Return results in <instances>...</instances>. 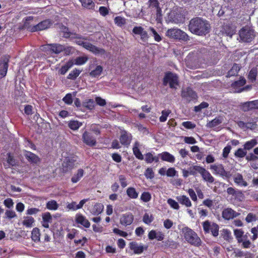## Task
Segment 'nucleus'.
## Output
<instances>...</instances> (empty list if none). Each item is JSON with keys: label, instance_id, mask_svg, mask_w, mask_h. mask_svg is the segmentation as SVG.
I'll use <instances>...</instances> for the list:
<instances>
[{"label": "nucleus", "instance_id": "nucleus-59", "mask_svg": "<svg viewBox=\"0 0 258 258\" xmlns=\"http://www.w3.org/2000/svg\"><path fill=\"white\" fill-rule=\"evenodd\" d=\"M145 176L147 178L152 179L154 177V173L152 168H148L145 171Z\"/></svg>", "mask_w": 258, "mask_h": 258}, {"label": "nucleus", "instance_id": "nucleus-24", "mask_svg": "<svg viewBox=\"0 0 258 258\" xmlns=\"http://www.w3.org/2000/svg\"><path fill=\"white\" fill-rule=\"evenodd\" d=\"M104 206L102 204H95L90 210L91 213L93 215H98L102 213Z\"/></svg>", "mask_w": 258, "mask_h": 258}, {"label": "nucleus", "instance_id": "nucleus-53", "mask_svg": "<svg viewBox=\"0 0 258 258\" xmlns=\"http://www.w3.org/2000/svg\"><path fill=\"white\" fill-rule=\"evenodd\" d=\"M167 204L170 206L171 208L175 209L178 210L179 209V206L178 203L175 200L172 199H169L167 200Z\"/></svg>", "mask_w": 258, "mask_h": 258}, {"label": "nucleus", "instance_id": "nucleus-40", "mask_svg": "<svg viewBox=\"0 0 258 258\" xmlns=\"http://www.w3.org/2000/svg\"><path fill=\"white\" fill-rule=\"evenodd\" d=\"M258 121L257 117H254L250 118L247 122H246V128L250 130H254L256 127V122Z\"/></svg>", "mask_w": 258, "mask_h": 258}, {"label": "nucleus", "instance_id": "nucleus-4", "mask_svg": "<svg viewBox=\"0 0 258 258\" xmlns=\"http://www.w3.org/2000/svg\"><path fill=\"white\" fill-rule=\"evenodd\" d=\"M202 226L205 233H211L214 237L218 236L219 227L216 223L207 220L203 222Z\"/></svg>", "mask_w": 258, "mask_h": 258}, {"label": "nucleus", "instance_id": "nucleus-27", "mask_svg": "<svg viewBox=\"0 0 258 258\" xmlns=\"http://www.w3.org/2000/svg\"><path fill=\"white\" fill-rule=\"evenodd\" d=\"M82 6L87 10H93L95 4L93 0H79Z\"/></svg>", "mask_w": 258, "mask_h": 258}, {"label": "nucleus", "instance_id": "nucleus-15", "mask_svg": "<svg viewBox=\"0 0 258 258\" xmlns=\"http://www.w3.org/2000/svg\"><path fill=\"white\" fill-rule=\"evenodd\" d=\"M51 25V23L50 21L49 20H46L33 26L31 29V31L34 32L36 31L43 30L49 28Z\"/></svg>", "mask_w": 258, "mask_h": 258}, {"label": "nucleus", "instance_id": "nucleus-10", "mask_svg": "<svg viewBox=\"0 0 258 258\" xmlns=\"http://www.w3.org/2000/svg\"><path fill=\"white\" fill-rule=\"evenodd\" d=\"M9 56H4L2 58V62L0 64V78L5 77L7 73L8 68Z\"/></svg>", "mask_w": 258, "mask_h": 258}, {"label": "nucleus", "instance_id": "nucleus-64", "mask_svg": "<svg viewBox=\"0 0 258 258\" xmlns=\"http://www.w3.org/2000/svg\"><path fill=\"white\" fill-rule=\"evenodd\" d=\"M99 12L101 16L105 17L108 14L109 10L107 8L102 6L99 8Z\"/></svg>", "mask_w": 258, "mask_h": 258}, {"label": "nucleus", "instance_id": "nucleus-18", "mask_svg": "<svg viewBox=\"0 0 258 258\" xmlns=\"http://www.w3.org/2000/svg\"><path fill=\"white\" fill-rule=\"evenodd\" d=\"M246 81L244 78L240 79L239 81H236L232 84L231 86L235 92H241L244 90L242 87L245 84Z\"/></svg>", "mask_w": 258, "mask_h": 258}, {"label": "nucleus", "instance_id": "nucleus-51", "mask_svg": "<svg viewBox=\"0 0 258 258\" xmlns=\"http://www.w3.org/2000/svg\"><path fill=\"white\" fill-rule=\"evenodd\" d=\"M153 220L154 217L152 215L148 213H145L143 218V222L147 224H150Z\"/></svg>", "mask_w": 258, "mask_h": 258}, {"label": "nucleus", "instance_id": "nucleus-39", "mask_svg": "<svg viewBox=\"0 0 258 258\" xmlns=\"http://www.w3.org/2000/svg\"><path fill=\"white\" fill-rule=\"evenodd\" d=\"M74 65V62L72 60L69 61L63 66L59 70V72L61 75L65 74Z\"/></svg>", "mask_w": 258, "mask_h": 258}, {"label": "nucleus", "instance_id": "nucleus-6", "mask_svg": "<svg viewBox=\"0 0 258 258\" xmlns=\"http://www.w3.org/2000/svg\"><path fill=\"white\" fill-rule=\"evenodd\" d=\"M193 169L200 173L203 179L209 183H212L215 180L214 177L205 168L198 165L193 166Z\"/></svg>", "mask_w": 258, "mask_h": 258}, {"label": "nucleus", "instance_id": "nucleus-36", "mask_svg": "<svg viewBox=\"0 0 258 258\" xmlns=\"http://www.w3.org/2000/svg\"><path fill=\"white\" fill-rule=\"evenodd\" d=\"M127 195L131 199H136L138 197L139 193L134 187H130L126 190Z\"/></svg>", "mask_w": 258, "mask_h": 258}, {"label": "nucleus", "instance_id": "nucleus-61", "mask_svg": "<svg viewBox=\"0 0 258 258\" xmlns=\"http://www.w3.org/2000/svg\"><path fill=\"white\" fill-rule=\"evenodd\" d=\"M67 208L69 211H76L79 210L77 203L75 202H72V203L68 204L67 206Z\"/></svg>", "mask_w": 258, "mask_h": 258}, {"label": "nucleus", "instance_id": "nucleus-3", "mask_svg": "<svg viewBox=\"0 0 258 258\" xmlns=\"http://www.w3.org/2000/svg\"><path fill=\"white\" fill-rule=\"evenodd\" d=\"M166 35L170 38L179 40L187 41L189 39L188 36L185 32L177 28L168 30Z\"/></svg>", "mask_w": 258, "mask_h": 258}, {"label": "nucleus", "instance_id": "nucleus-21", "mask_svg": "<svg viewBox=\"0 0 258 258\" xmlns=\"http://www.w3.org/2000/svg\"><path fill=\"white\" fill-rule=\"evenodd\" d=\"M76 221L78 224H80L86 228H89L90 226L89 221L86 218L81 214H77L76 215Z\"/></svg>", "mask_w": 258, "mask_h": 258}, {"label": "nucleus", "instance_id": "nucleus-29", "mask_svg": "<svg viewBox=\"0 0 258 258\" xmlns=\"http://www.w3.org/2000/svg\"><path fill=\"white\" fill-rule=\"evenodd\" d=\"M84 174V171L82 169H79L77 170V172L74 174L71 178V181L73 183H77L78 182L81 178L83 176Z\"/></svg>", "mask_w": 258, "mask_h": 258}, {"label": "nucleus", "instance_id": "nucleus-41", "mask_svg": "<svg viewBox=\"0 0 258 258\" xmlns=\"http://www.w3.org/2000/svg\"><path fill=\"white\" fill-rule=\"evenodd\" d=\"M222 236L224 239L228 242L231 241L233 239L231 231L227 229H223Z\"/></svg>", "mask_w": 258, "mask_h": 258}, {"label": "nucleus", "instance_id": "nucleus-33", "mask_svg": "<svg viewBox=\"0 0 258 258\" xmlns=\"http://www.w3.org/2000/svg\"><path fill=\"white\" fill-rule=\"evenodd\" d=\"M257 143V140L256 139H252L245 143L243 145V148L244 150H249L256 146Z\"/></svg>", "mask_w": 258, "mask_h": 258}, {"label": "nucleus", "instance_id": "nucleus-13", "mask_svg": "<svg viewBox=\"0 0 258 258\" xmlns=\"http://www.w3.org/2000/svg\"><path fill=\"white\" fill-rule=\"evenodd\" d=\"M240 213H237L231 208H226L222 211V217L226 220L232 219L238 217Z\"/></svg>", "mask_w": 258, "mask_h": 258}, {"label": "nucleus", "instance_id": "nucleus-47", "mask_svg": "<svg viewBox=\"0 0 258 258\" xmlns=\"http://www.w3.org/2000/svg\"><path fill=\"white\" fill-rule=\"evenodd\" d=\"M58 207V205L54 200L48 201L46 204V208L50 210H56Z\"/></svg>", "mask_w": 258, "mask_h": 258}, {"label": "nucleus", "instance_id": "nucleus-19", "mask_svg": "<svg viewBox=\"0 0 258 258\" xmlns=\"http://www.w3.org/2000/svg\"><path fill=\"white\" fill-rule=\"evenodd\" d=\"M148 237L150 240L156 239L161 241L164 239V235L161 231L152 230L149 232Z\"/></svg>", "mask_w": 258, "mask_h": 258}, {"label": "nucleus", "instance_id": "nucleus-58", "mask_svg": "<svg viewBox=\"0 0 258 258\" xmlns=\"http://www.w3.org/2000/svg\"><path fill=\"white\" fill-rule=\"evenodd\" d=\"M64 102L68 105H71L73 103L72 95L70 93L67 94L62 99Z\"/></svg>", "mask_w": 258, "mask_h": 258}, {"label": "nucleus", "instance_id": "nucleus-50", "mask_svg": "<svg viewBox=\"0 0 258 258\" xmlns=\"http://www.w3.org/2000/svg\"><path fill=\"white\" fill-rule=\"evenodd\" d=\"M114 23L118 26L121 27L125 24L126 20L123 17L117 16L114 18Z\"/></svg>", "mask_w": 258, "mask_h": 258}, {"label": "nucleus", "instance_id": "nucleus-54", "mask_svg": "<svg viewBox=\"0 0 258 258\" xmlns=\"http://www.w3.org/2000/svg\"><path fill=\"white\" fill-rule=\"evenodd\" d=\"M94 104L95 103L93 99H88L84 102L83 105L85 107L91 110L94 108Z\"/></svg>", "mask_w": 258, "mask_h": 258}, {"label": "nucleus", "instance_id": "nucleus-8", "mask_svg": "<svg viewBox=\"0 0 258 258\" xmlns=\"http://www.w3.org/2000/svg\"><path fill=\"white\" fill-rule=\"evenodd\" d=\"M178 80L177 76L172 73H167L163 79V84L164 85H169L171 88H176L178 85Z\"/></svg>", "mask_w": 258, "mask_h": 258}, {"label": "nucleus", "instance_id": "nucleus-20", "mask_svg": "<svg viewBox=\"0 0 258 258\" xmlns=\"http://www.w3.org/2000/svg\"><path fill=\"white\" fill-rule=\"evenodd\" d=\"M233 179L234 182L238 186L245 187L248 185L247 182L243 179L242 175L239 173L234 175Z\"/></svg>", "mask_w": 258, "mask_h": 258}, {"label": "nucleus", "instance_id": "nucleus-45", "mask_svg": "<svg viewBox=\"0 0 258 258\" xmlns=\"http://www.w3.org/2000/svg\"><path fill=\"white\" fill-rule=\"evenodd\" d=\"M88 59V57L86 56H79L77 57L74 60V64H75L76 65H82L85 63Z\"/></svg>", "mask_w": 258, "mask_h": 258}, {"label": "nucleus", "instance_id": "nucleus-52", "mask_svg": "<svg viewBox=\"0 0 258 258\" xmlns=\"http://www.w3.org/2000/svg\"><path fill=\"white\" fill-rule=\"evenodd\" d=\"M258 217L256 216L255 214L252 213H249L246 217L245 221L247 223H250L256 221Z\"/></svg>", "mask_w": 258, "mask_h": 258}, {"label": "nucleus", "instance_id": "nucleus-48", "mask_svg": "<svg viewBox=\"0 0 258 258\" xmlns=\"http://www.w3.org/2000/svg\"><path fill=\"white\" fill-rule=\"evenodd\" d=\"M223 32L230 38H231L232 35L235 33V29L229 26H225L223 27Z\"/></svg>", "mask_w": 258, "mask_h": 258}, {"label": "nucleus", "instance_id": "nucleus-43", "mask_svg": "<svg viewBox=\"0 0 258 258\" xmlns=\"http://www.w3.org/2000/svg\"><path fill=\"white\" fill-rule=\"evenodd\" d=\"M149 30L150 31V35L154 37L155 41L156 42H160L161 41V36L157 33L154 28L150 27Z\"/></svg>", "mask_w": 258, "mask_h": 258}, {"label": "nucleus", "instance_id": "nucleus-44", "mask_svg": "<svg viewBox=\"0 0 258 258\" xmlns=\"http://www.w3.org/2000/svg\"><path fill=\"white\" fill-rule=\"evenodd\" d=\"M68 125L71 129L76 131L82 125V123L77 120H71Z\"/></svg>", "mask_w": 258, "mask_h": 258}, {"label": "nucleus", "instance_id": "nucleus-17", "mask_svg": "<svg viewBox=\"0 0 258 258\" xmlns=\"http://www.w3.org/2000/svg\"><path fill=\"white\" fill-rule=\"evenodd\" d=\"M45 48L50 50V51L55 54L59 53L64 49V46L58 44H47Z\"/></svg>", "mask_w": 258, "mask_h": 258}, {"label": "nucleus", "instance_id": "nucleus-42", "mask_svg": "<svg viewBox=\"0 0 258 258\" xmlns=\"http://www.w3.org/2000/svg\"><path fill=\"white\" fill-rule=\"evenodd\" d=\"M240 70V67L237 64H234L232 66L231 69L228 72L227 77H230L236 75Z\"/></svg>", "mask_w": 258, "mask_h": 258}, {"label": "nucleus", "instance_id": "nucleus-11", "mask_svg": "<svg viewBox=\"0 0 258 258\" xmlns=\"http://www.w3.org/2000/svg\"><path fill=\"white\" fill-rule=\"evenodd\" d=\"M181 96L188 101H190L197 98L196 93L190 88L182 90Z\"/></svg>", "mask_w": 258, "mask_h": 258}, {"label": "nucleus", "instance_id": "nucleus-12", "mask_svg": "<svg viewBox=\"0 0 258 258\" xmlns=\"http://www.w3.org/2000/svg\"><path fill=\"white\" fill-rule=\"evenodd\" d=\"M83 142L89 146H93L96 145V141L94 137L89 133L85 132L82 135Z\"/></svg>", "mask_w": 258, "mask_h": 258}, {"label": "nucleus", "instance_id": "nucleus-63", "mask_svg": "<svg viewBox=\"0 0 258 258\" xmlns=\"http://www.w3.org/2000/svg\"><path fill=\"white\" fill-rule=\"evenodd\" d=\"M256 70L255 69H252L249 73L248 79L253 82L256 79Z\"/></svg>", "mask_w": 258, "mask_h": 258}, {"label": "nucleus", "instance_id": "nucleus-25", "mask_svg": "<svg viewBox=\"0 0 258 258\" xmlns=\"http://www.w3.org/2000/svg\"><path fill=\"white\" fill-rule=\"evenodd\" d=\"M159 156H160L163 161H167L170 163H174L175 161L174 157L167 152H164L160 154Z\"/></svg>", "mask_w": 258, "mask_h": 258}, {"label": "nucleus", "instance_id": "nucleus-26", "mask_svg": "<svg viewBox=\"0 0 258 258\" xmlns=\"http://www.w3.org/2000/svg\"><path fill=\"white\" fill-rule=\"evenodd\" d=\"M140 146H141V145H140V143L138 142H136L134 145L133 150L134 154L135 155V156L136 157V158H137L138 159H139L140 160H143L144 159V157H143V155H142V154L141 153V152H140Z\"/></svg>", "mask_w": 258, "mask_h": 258}, {"label": "nucleus", "instance_id": "nucleus-5", "mask_svg": "<svg viewBox=\"0 0 258 258\" xmlns=\"http://www.w3.org/2000/svg\"><path fill=\"white\" fill-rule=\"evenodd\" d=\"M239 36L241 41L250 42L254 37V32L252 29L246 26L239 31Z\"/></svg>", "mask_w": 258, "mask_h": 258}, {"label": "nucleus", "instance_id": "nucleus-32", "mask_svg": "<svg viewBox=\"0 0 258 258\" xmlns=\"http://www.w3.org/2000/svg\"><path fill=\"white\" fill-rule=\"evenodd\" d=\"M34 219L30 216H27L24 217V220L22 221V224L27 228H30L33 226V223H34Z\"/></svg>", "mask_w": 258, "mask_h": 258}, {"label": "nucleus", "instance_id": "nucleus-62", "mask_svg": "<svg viewBox=\"0 0 258 258\" xmlns=\"http://www.w3.org/2000/svg\"><path fill=\"white\" fill-rule=\"evenodd\" d=\"M246 153L243 149L239 148L235 152V155L237 157L243 158L246 156Z\"/></svg>", "mask_w": 258, "mask_h": 258}, {"label": "nucleus", "instance_id": "nucleus-55", "mask_svg": "<svg viewBox=\"0 0 258 258\" xmlns=\"http://www.w3.org/2000/svg\"><path fill=\"white\" fill-rule=\"evenodd\" d=\"M171 113L170 110H164L162 111V115L160 117L159 120L161 122H165L168 116Z\"/></svg>", "mask_w": 258, "mask_h": 258}, {"label": "nucleus", "instance_id": "nucleus-56", "mask_svg": "<svg viewBox=\"0 0 258 258\" xmlns=\"http://www.w3.org/2000/svg\"><path fill=\"white\" fill-rule=\"evenodd\" d=\"M151 199V195L149 192H144L141 196V200L144 202H148Z\"/></svg>", "mask_w": 258, "mask_h": 258}, {"label": "nucleus", "instance_id": "nucleus-9", "mask_svg": "<svg viewBox=\"0 0 258 258\" xmlns=\"http://www.w3.org/2000/svg\"><path fill=\"white\" fill-rule=\"evenodd\" d=\"M147 247V246L136 242H132L130 243V249L136 254H141L144 250H146Z\"/></svg>", "mask_w": 258, "mask_h": 258}, {"label": "nucleus", "instance_id": "nucleus-37", "mask_svg": "<svg viewBox=\"0 0 258 258\" xmlns=\"http://www.w3.org/2000/svg\"><path fill=\"white\" fill-rule=\"evenodd\" d=\"M244 232L242 229H236L234 230V234L236 238L238 243H240L243 239Z\"/></svg>", "mask_w": 258, "mask_h": 258}, {"label": "nucleus", "instance_id": "nucleus-23", "mask_svg": "<svg viewBox=\"0 0 258 258\" xmlns=\"http://www.w3.org/2000/svg\"><path fill=\"white\" fill-rule=\"evenodd\" d=\"M131 135L126 132H123L120 138V143L124 146L128 145L131 143Z\"/></svg>", "mask_w": 258, "mask_h": 258}, {"label": "nucleus", "instance_id": "nucleus-2", "mask_svg": "<svg viewBox=\"0 0 258 258\" xmlns=\"http://www.w3.org/2000/svg\"><path fill=\"white\" fill-rule=\"evenodd\" d=\"M178 228L180 230L181 235L187 242L196 246L201 244V239L191 228L185 225L178 226Z\"/></svg>", "mask_w": 258, "mask_h": 258}, {"label": "nucleus", "instance_id": "nucleus-49", "mask_svg": "<svg viewBox=\"0 0 258 258\" xmlns=\"http://www.w3.org/2000/svg\"><path fill=\"white\" fill-rule=\"evenodd\" d=\"M81 72V71L75 69L69 74L68 78L69 79L75 80L77 77L79 76Z\"/></svg>", "mask_w": 258, "mask_h": 258}, {"label": "nucleus", "instance_id": "nucleus-22", "mask_svg": "<svg viewBox=\"0 0 258 258\" xmlns=\"http://www.w3.org/2000/svg\"><path fill=\"white\" fill-rule=\"evenodd\" d=\"M24 156L31 163L37 164L40 162L39 158L31 152L25 151Z\"/></svg>", "mask_w": 258, "mask_h": 258}, {"label": "nucleus", "instance_id": "nucleus-7", "mask_svg": "<svg viewBox=\"0 0 258 258\" xmlns=\"http://www.w3.org/2000/svg\"><path fill=\"white\" fill-rule=\"evenodd\" d=\"M210 169L215 174L219 175L224 178H228L230 177L229 172L226 171L221 164H215L210 166Z\"/></svg>", "mask_w": 258, "mask_h": 258}, {"label": "nucleus", "instance_id": "nucleus-30", "mask_svg": "<svg viewBox=\"0 0 258 258\" xmlns=\"http://www.w3.org/2000/svg\"><path fill=\"white\" fill-rule=\"evenodd\" d=\"M243 107L245 110H248L253 109H258V100L245 103Z\"/></svg>", "mask_w": 258, "mask_h": 258}, {"label": "nucleus", "instance_id": "nucleus-31", "mask_svg": "<svg viewBox=\"0 0 258 258\" xmlns=\"http://www.w3.org/2000/svg\"><path fill=\"white\" fill-rule=\"evenodd\" d=\"M90 72V75L92 77H99L103 71V68L101 66H97L94 69L92 68Z\"/></svg>", "mask_w": 258, "mask_h": 258}, {"label": "nucleus", "instance_id": "nucleus-60", "mask_svg": "<svg viewBox=\"0 0 258 258\" xmlns=\"http://www.w3.org/2000/svg\"><path fill=\"white\" fill-rule=\"evenodd\" d=\"M182 125L186 129H193L196 127V124L191 121H184L182 123Z\"/></svg>", "mask_w": 258, "mask_h": 258}, {"label": "nucleus", "instance_id": "nucleus-35", "mask_svg": "<svg viewBox=\"0 0 258 258\" xmlns=\"http://www.w3.org/2000/svg\"><path fill=\"white\" fill-rule=\"evenodd\" d=\"M40 230L37 228H34L33 229L31 232V238L34 242H37L40 241Z\"/></svg>", "mask_w": 258, "mask_h": 258}, {"label": "nucleus", "instance_id": "nucleus-34", "mask_svg": "<svg viewBox=\"0 0 258 258\" xmlns=\"http://www.w3.org/2000/svg\"><path fill=\"white\" fill-rule=\"evenodd\" d=\"M75 161L74 158H66L63 162L62 166L68 169H71L75 165Z\"/></svg>", "mask_w": 258, "mask_h": 258}, {"label": "nucleus", "instance_id": "nucleus-57", "mask_svg": "<svg viewBox=\"0 0 258 258\" xmlns=\"http://www.w3.org/2000/svg\"><path fill=\"white\" fill-rule=\"evenodd\" d=\"M247 236L246 235L243 236V239H242V242H241L240 243L242 244V246L245 248H248L250 247L251 242L249 240L247 239Z\"/></svg>", "mask_w": 258, "mask_h": 258}, {"label": "nucleus", "instance_id": "nucleus-28", "mask_svg": "<svg viewBox=\"0 0 258 258\" xmlns=\"http://www.w3.org/2000/svg\"><path fill=\"white\" fill-rule=\"evenodd\" d=\"M176 199L181 204L185 205L186 207L191 206V203L189 199L185 196H177Z\"/></svg>", "mask_w": 258, "mask_h": 258}, {"label": "nucleus", "instance_id": "nucleus-16", "mask_svg": "<svg viewBox=\"0 0 258 258\" xmlns=\"http://www.w3.org/2000/svg\"><path fill=\"white\" fill-rule=\"evenodd\" d=\"M134 220V216L131 213H125L120 217V224L124 226L131 225Z\"/></svg>", "mask_w": 258, "mask_h": 258}, {"label": "nucleus", "instance_id": "nucleus-38", "mask_svg": "<svg viewBox=\"0 0 258 258\" xmlns=\"http://www.w3.org/2000/svg\"><path fill=\"white\" fill-rule=\"evenodd\" d=\"M8 157L7 160V163L5 164V166L6 168L10 167V166H14L17 165V162L14 158V157L10 154H8Z\"/></svg>", "mask_w": 258, "mask_h": 258}, {"label": "nucleus", "instance_id": "nucleus-1", "mask_svg": "<svg viewBox=\"0 0 258 258\" xmlns=\"http://www.w3.org/2000/svg\"><path fill=\"white\" fill-rule=\"evenodd\" d=\"M189 30L193 33L198 35H205L210 32V25L209 22L200 18L192 19L189 24Z\"/></svg>", "mask_w": 258, "mask_h": 258}, {"label": "nucleus", "instance_id": "nucleus-14", "mask_svg": "<svg viewBox=\"0 0 258 258\" xmlns=\"http://www.w3.org/2000/svg\"><path fill=\"white\" fill-rule=\"evenodd\" d=\"M84 48L95 55L102 54L104 53L103 49H100L88 42H85Z\"/></svg>", "mask_w": 258, "mask_h": 258}, {"label": "nucleus", "instance_id": "nucleus-46", "mask_svg": "<svg viewBox=\"0 0 258 258\" xmlns=\"http://www.w3.org/2000/svg\"><path fill=\"white\" fill-rule=\"evenodd\" d=\"M222 120L221 117L216 118L208 123V126L210 127H216L222 123Z\"/></svg>", "mask_w": 258, "mask_h": 258}]
</instances>
